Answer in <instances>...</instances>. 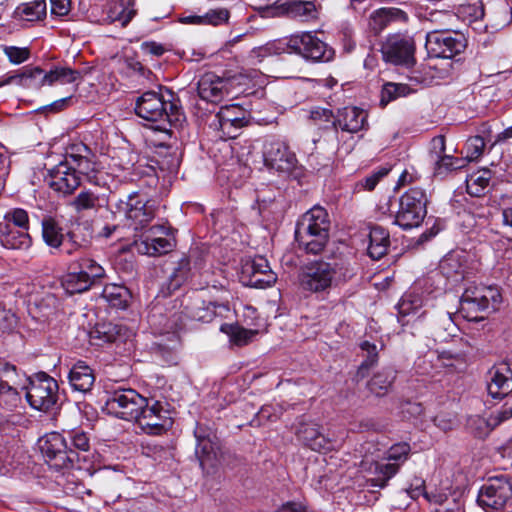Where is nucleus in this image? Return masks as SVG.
I'll use <instances>...</instances> for the list:
<instances>
[{"label": "nucleus", "mask_w": 512, "mask_h": 512, "mask_svg": "<svg viewBox=\"0 0 512 512\" xmlns=\"http://www.w3.org/2000/svg\"><path fill=\"white\" fill-rule=\"evenodd\" d=\"M410 92L411 89L407 84L388 82L383 85L380 103L385 106L399 97L409 95Z\"/></svg>", "instance_id": "3c124183"}, {"label": "nucleus", "mask_w": 512, "mask_h": 512, "mask_svg": "<svg viewBox=\"0 0 512 512\" xmlns=\"http://www.w3.org/2000/svg\"><path fill=\"white\" fill-rule=\"evenodd\" d=\"M285 6L286 12L300 21L308 22L318 17V10L312 1H290Z\"/></svg>", "instance_id": "37998d69"}, {"label": "nucleus", "mask_w": 512, "mask_h": 512, "mask_svg": "<svg viewBox=\"0 0 512 512\" xmlns=\"http://www.w3.org/2000/svg\"><path fill=\"white\" fill-rule=\"evenodd\" d=\"M26 390V398L30 406L39 411L51 410L59 399L57 381L45 372L29 377Z\"/></svg>", "instance_id": "9b49d317"}, {"label": "nucleus", "mask_w": 512, "mask_h": 512, "mask_svg": "<svg viewBox=\"0 0 512 512\" xmlns=\"http://www.w3.org/2000/svg\"><path fill=\"white\" fill-rule=\"evenodd\" d=\"M427 204L428 198L423 189H409L399 198L394 223L404 230L420 226L427 215Z\"/></svg>", "instance_id": "0eeeda50"}, {"label": "nucleus", "mask_w": 512, "mask_h": 512, "mask_svg": "<svg viewBox=\"0 0 512 512\" xmlns=\"http://www.w3.org/2000/svg\"><path fill=\"white\" fill-rule=\"evenodd\" d=\"M485 141L481 136H473L470 137L466 141V156L470 161L478 160L484 151Z\"/></svg>", "instance_id": "bf43d9fd"}, {"label": "nucleus", "mask_w": 512, "mask_h": 512, "mask_svg": "<svg viewBox=\"0 0 512 512\" xmlns=\"http://www.w3.org/2000/svg\"><path fill=\"white\" fill-rule=\"evenodd\" d=\"M501 301L502 296L496 285H470L461 296L459 313L468 321H484L485 317L478 313L496 311Z\"/></svg>", "instance_id": "20e7f679"}, {"label": "nucleus", "mask_w": 512, "mask_h": 512, "mask_svg": "<svg viewBox=\"0 0 512 512\" xmlns=\"http://www.w3.org/2000/svg\"><path fill=\"white\" fill-rule=\"evenodd\" d=\"M159 159L157 160V164L160 169L168 172H175L180 164V160L176 153L170 154L165 153L164 155L159 154Z\"/></svg>", "instance_id": "0e129e2a"}, {"label": "nucleus", "mask_w": 512, "mask_h": 512, "mask_svg": "<svg viewBox=\"0 0 512 512\" xmlns=\"http://www.w3.org/2000/svg\"><path fill=\"white\" fill-rule=\"evenodd\" d=\"M367 113L358 107H344L337 111L332 125L344 132L357 133L365 128Z\"/></svg>", "instance_id": "5701e85b"}, {"label": "nucleus", "mask_w": 512, "mask_h": 512, "mask_svg": "<svg viewBox=\"0 0 512 512\" xmlns=\"http://www.w3.org/2000/svg\"><path fill=\"white\" fill-rule=\"evenodd\" d=\"M229 334L234 344L243 346L248 344L251 339L257 334L256 330H248L239 326H230Z\"/></svg>", "instance_id": "052dcab7"}, {"label": "nucleus", "mask_w": 512, "mask_h": 512, "mask_svg": "<svg viewBox=\"0 0 512 512\" xmlns=\"http://www.w3.org/2000/svg\"><path fill=\"white\" fill-rule=\"evenodd\" d=\"M65 160L70 161L77 175L82 174L90 181L94 178V173L97 171L95 155L85 144L71 146L70 152L65 155Z\"/></svg>", "instance_id": "412c9836"}, {"label": "nucleus", "mask_w": 512, "mask_h": 512, "mask_svg": "<svg viewBox=\"0 0 512 512\" xmlns=\"http://www.w3.org/2000/svg\"><path fill=\"white\" fill-rule=\"evenodd\" d=\"M389 171L390 169L388 168H380L360 181L358 185L363 187L365 190L372 191L378 182L389 173Z\"/></svg>", "instance_id": "69168bd1"}, {"label": "nucleus", "mask_w": 512, "mask_h": 512, "mask_svg": "<svg viewBox=\"0 0 512 512\" xmlns=\"http://www.w3.org/2000/svg\"><path fill=\"white\" fill-rule=\"evenodd\" d=\"M247 80L248 76L242 73L231 74L225 71L222 76H218L213 72H207L198 81V95L207 102L219 103L224 97L232 94L236 86L245 85Z\"/></svg>", "instance_id": "39448f33"}, {"label": "nucleus", "mask_w": 512, "mask_h": 512, "mask_svg": "<svg viewBox=\"0 0 512 512\" xmlns=\"http://www.w3.org/2000/svg\"><path fill=\"white\" fill-rule=\"evenodd\" d=\"M407 14L399 8L383 7L372 12L369 25L374 31H381L390 24L406 22Z\"/></svg>", "instance_id": "c756f323"}, {"label": "nucleus", "mask_w": 512, "mask_h": 512, "mask_svg": "<svg viewBox=\"0 0 512 512\" xmlns=\"http://www.w3.org/2000/svg\"><path fill=\"white\" fill-rule=\"evenodd\" d=\"M247 123L245 111L237 105H230L221 107L212 125L222 133L221 137L232 139Z\"/></svg>", "instance_id": "6ab92c4d"}, {"label": "nucleus", "mask_w": 512, "mask_h": 512, "mask_svg": "<svg viewBox=\"0 0 512 512\" xmlns=\"http://www.w3.org/2000/svg\"><path fill=\"white\" fill-rule=\"evenodd\" d=\"M467 425L471 433L478 438H484L488 436L490 432L495 428L490 423V417L485 419L480 416H472L468 419Z\"/></svg>", "instance_id": "6e6d98bb"}, {"label": "nucleus", "mask_w": 512, "mask_h": 512, "mask_svg": "<svg viewBox=\"0 0 512 512\" xmlns=\"http://www.w3.org/2000/svg\"><path fill=\"white\" fill-rule=\"evenodd\" d=\"M74 269H77L88 280L95 284L99 279L105 276L104 268L93 258L84 256L73 263Z\"/></svg>", "instance_id": "49530a36"}, {"label": "nucleus", "mask_w": 512, "mask_h": 512, "mask_svg": "<svg viewBox=\"0 0 512 512\" xmlns=\"http://www.w3.org/2000/svg\"><path fill=\"white\" fill-rule=\"evenodd\" d=\"M99 197L88 190L81 191L71 202V206L77 211L95 209L98 205Z\"/></svg>", "instance_id": "5fc2aeb1"}, {"label": "nucleus", "mask_w": 512, "mask_h": 512, "mask_svg": "<svg viewBox=\"0 0 512 512\" xmlns=\"http://www.w3.org/2000/svg\"><path fill=\"white\" fill-rule=\"evenodd\" d=\"M3 49L9 60L14 64H20L26 61L30 56V51L28 48L4 46Z\"/></svg>", "instance_id": "e2e57ef3"}, {"label": "nucleus", "mask_w": 512, "mask_h": 512, "mask_svg": "<svg viewBox=\"0 0 512 512\" xmlns=\"http://www.w3.org/2000/svg\"><path fill=\"white\" fill-rule=\"evenodd\" d=\"M297 436L311 450L321 452L329 448V440L319 431L317 424H301L297 430Z\"/></svg>", "instance_id": "7c9ffc66"}, {"label": "nucleus", "mask_w": 512, "mask_h": 512, "mask_svg": "<svg viewBox=\"0 0 512 512\" xmlns=\"http://www.w3.org/2000/svg\"><path fill=\"white\" fill-rule=\"evenodd\" d=\"M228 311L227 304H218L216 302H205L204 300L195 299L186 307L188 316L196 321L210 322L216 315V309Z\"/></svg>", "instance_id": "473e14b6"}, {"label": "nucleus", "mask_w": 512, "mask_h": 512, "mask_svg": "<svg viewBox=\"0 0 512 512\" xmlns=\"http://www.w3.org/2000/svg\"><path fill=\"white\" fill-rule=\"evenodd\" d=\"M42 237L49 247L58 249L64 241L63 229L54 218L46 217L42 220Z\"/></svg>", "instance_id": "a18cd8bd"}, {"label": "nucleus", "mask_w": 512, "mask_h": 512, "mask_svg": "<svg viewBox=\"0 0 512 512\" xmlns=\"http://www.w3.org/2000/svg\"><path fill=\"white\" fill-rule=\"evenodd\" d=\"M400 469V463H377L375 466V477L368 480L370 486L384 488L388 481L394 477Z\"/></svg>", "instance_id": "09e8293b"}, {"label": "nucleus", "mask_w": 512, "mask_h": 512, "mask_svg": "<svg viewBox=\"0 0 512 512\" xmlns=\"http://www.w3.org/2000/svg\"><path fill=\"white\" fill-rule=\"evenodd\" d=\"M133 0H106L105 10L110 22L125 27L135 15Z\"/></svg>", "instance_id": "c85d7f7f"}, {"label": "nucleus", "mask_w": 512, "mask_h": 512, "mask_svg": "<svg viewBox=\"0 0 512 512\" xmlns=\"http://www.w3.org/2000/svg\"><path fill=\"white\" fill-rule=\"evenodd\" d=\"M484 16L483 3L480 0H472L461 5L457 10V17L468 24L480 21Z\"/></svg>", "instance_id": "8fccbe9b"}, {"label": "nucleus", "mask_w": 512, "mask_h": 512, "mask_svg": "<svg viewBox=\"0 0 512 512\" xmlns=\"http://www.w3.org/2000/svg\"><path fill=\"white\" fill-rule=\"evenodd\" d=\"M67 438L70 441V446L76 452H89L90 439L88 435L80 430L73 429L67 432Z\"/></svg>", "instance_id": "4d7b16f0"}, {"label": "nucleus", "mask_w": 512, "mask_h": 512, "mask_svg": "<svg viewBox=\"0 0 512 512\" xmlns=\"http://www.w3.org/2000/svg\"><path fill=\"white\" fill-rule=\"evenodd\" d=\"M488 393L493 398L502 399L512 391V368L508 360L502 361L490 370Z\"/></svg>", "instance_id": "aec40b11"}, {"label": "nucleus", "mask_w": 512, "mask_h": 512, "mask_svg": "<svg viewBox=\"0 0 512 512\" xmlns=\"http://www.w3.org/2000/svg\"><path fill=\"white\" fill-rule=\"evenodd\" d=\"M264 164L278 172H291L297 162L296 156L287 145L279 140L266 141L263 148Z\"/></svg>", "instance_id": "f3484780"}, {"label": "nucleus", "mask_w": 512, "mask_h": 512, "mask_svg": "<svg viewBox=\"0 0 512 512\" xmlns=\"http://www.w3.org/2000/svg\"><path fill=\"white\" fill-rule=\"evenodd\" d=\"M101 296L111 307L125 309L128 306L130 292L125 286L108 284L104 287Z\"/></svg>", "instance_id": "79ce46f5"}, {"label": "nucleus", "mask_w": 512, "mask_h": 512, "mask_svg": "<svg viewBox=\"0 0 512 512\" xmlns=\"http://www.w3.org/2000/svg\"><path fill=\"white\" fill-rule=\"evenodd\" d=\"M62 285L67 293L76 294L89 290L94 284L79 270L75 269L64 277Z\"/></svg>", "instance_id": "de8ad7c7"}, {"label": "nucleus", "mask_w": 512, "mask_h": 512, "mask_svg": "<svg viewBox=\"0 0 512 512\" xmlns=\"http://www.w3.org/2000/svg\"><path fill=\"white\" fill-rule=\"evenodd\" d=\"M196 439L195 456L203 470L216 467L220 451L215 430L203 423H197L194 429Z\"/></svg>", "instance_id": "ddd939ff"}, {"label": "nucleus", "mask_w": 512, "mask_h": 512, "mask_svg": "<svg viewBox=\"0 0 512 512\" xmlns=\"http://www.w3.org/2000/svg\"><path fill=\"white\" fill-rule=\"evenodd\" d=\"M73 169L69 160L61 161L48 170L45 182L55 192L64 196L71 195L81 184L79 175Z\"/></svg>", "instance_id": "dca6fc26"}, {"label": "nucleus", "mask_w": 512, "mask_h": 512, "mask_svg": "<svg viewBox=\"0 0 512 512\" xmlns=\"http://www.w3.org/2000/svg\"><path fill=\"white\" fill-rule=\"evenodd\" d=\"M168 232L169 229L164 225H154L149 228L143 240L148 255L156 256L166 254L173 249L174 240L163 236H167Z\"/></svg>", "instance_id": "b1692460"}, {"label": "nucleus", "mask_w": 512, "mask_h": 512, "mask_svg": "<svg viewBox=\"0 0 512 512\" xmlns=\"http://www.w3.org/2000/svg\"><path fill=\"white\" fill-rule=\"evenodd\" d=\"M68 380L73 390L87 393L90 392L94 382V370L83 361L75 363L69 371Z\"/></svg>", "instance_id": "a878e982"}, {"label": "nucleus", "mask_w": 512, "mask_h": 512, "mask_svg": "<svg viewBox=\"0 0 512 512\" xmlns=\"http://www.w3.org/2000/svg\"><path fill=\"white\" fill-rule=\"evenodd\" d=\"M489 182L490 176L488 171H484L481 174H472L466 179L467 192L472 196L479 197L484 194Z\"/></svg>", "instance_id": "603ef678"}, {"label": "nucleus", "mask_w": 512, "mask_h": 512, "mask_svg": "<svg viewBox=\"0 0 512 512\" xmlns=\"http://www.w3.org/2000/svg\"><path fill=\"white\" fill-rule=\"evenodd\" d=\"M105 405L109 413L126 421H137L141 409L147 405V398L132 388L117 387L107 390Z\"/></svg>", "instance_id": "1a4fd4ad"}, {"label": "nucleus", "mask_w": 512, "mask_h": 512, "mask_svg": "<svg viewBox=\"0 0 512 512\" xmlns=\"http://www.w3.org/2000/svg\"><path fill=\"white\" fill-rule=\"evenodd\" d=\"M139 427L147 434L161 435L173 425L169 408H160L158 414L146 420H138Z\"/></svg>", "instance_id": "72a5a7b5"}, {"label": "nucleus", "mask_w": 512, "mask_h": 512, "mask_svg": "<svg viewBox=\"0 0 512 512\" xmlns=\"http://www.w3.org/2000/svg\"><path fill=\"white\" fill-rule=\"evenodd\" d=\"M229 19V11L225 8L211 9L203 15H188L179 18L180 23L192 25L218 26Z\"/></svg>", "instance_id": "4c0bfd02"}, {"label": "nucleus", "mask_w": 512, "mask_h": 512, "mask_svg": "<svg viewBox=\"0 0 512 512\" xmlns=\"http://www.w3.org/2000/svg\"><path fill=\"white\" fill-rule=\"evenodd\" d=\"M240 277L244 285L260 289L270 287L277 280L276 273L270 268L267 259L262 256L245 259Z\"/></svg>", "instance_id": "2eb2a0df"}, {"label": "nucleus", "mask_w": 512, "mask_h": 512, "mask_svg": "<svg viewBox=\"0 0 512 512\" xmlns=\"http://www.w3.org/2000/svg\"><path fill=\"white\" fill-rule=\"evenodd\" d=\"M396 379V370L384 367L369 380L367 386L371 393L382 397L388 393Z\"/></svg>", "instance_id": "ea45409f"}, {"label": "nucleus", "mask_w": 512, "mask_h": 512, "mask_svg": "<svg viewBox=\"0 0 512 512\" xmlns=\"http://www.w3.org/2000/svg\"><path fill=\"white\" fill-rule=\"evenodd\" d=\"M467 268V255L464 251H451L439 263V270L446 278L462 279Z\"/></svg>", "instance_id": "bb28decb"}, {"label": "nucleus", "mask_w": 512, "mask_h": 512, "mask_svg": "<svg viewBox=\"0 0 512 512\" xmlns=\"http://www.w3.org/2000/svg\"><path fill=\"white\" fill-rule=\"evenodd\" d=\"M82 77L83 73L79 70H74L69 67H56L42 76L40 84L52 85L55 82H60L62 84L74 83L81 80Z\"/></svg>", "instance_id": "a19ab883"}, {"label": "nucleus", "mask_w": 512, "mask_h": 512, "mask_svg": "<svg viewBox=\"0 0 512 512\" xmlns=\"http://www.w3.org/2000/svg\"><path fill=\"white\" fill-rule=\"evenodd\" d=\"M275 52L296 53L313 61H329L333 56V50L312 34H292L285 38V42L279 41Z\"/></svg>", "instance_id": "9d476101"}, {"label": "nucleus", "mask_w": 512, "mask_h": 512, "mask_svg": "<svg viewBox=\"0 0 512 512\" xmlns=\"http://www.w3.org/2000/svg\"><path fill=\"white\" fill-rule=\"evenodd\" d=\"M0 242L7 249L26 250L31 246L29 233L19 228H10V224H0Z\"/></svg>", "instance_id": "cd10ccee"}, {"label": "nucleus", "mask_w": 512, "mask_h": 512, "mask_svg": "<svg viewBox=\"0 0 512 512\" xmlns=\"http://www.w3.org/2000/svg\"><path fill=\"white\" fill-rule=\"evenodd\" d=\"M15 17L25 22H37L47 15V4L45 0H34L22 3L15 9Z\"/></svg>", "instance_id": "58836bf2"}, {"label": "nucleus", "mask_w": 512, "mask_h": 512, "mask_svg": "<svg viewBox=\"0 0 512 512\" xmlns=\"http://www.w3.org/2000/svg\"><path fill=\"white\" fill-rule=\"evenodd\" d=\"M160 408H169V404L167 402L147 398V405H145V408L141 409V415L137 420H146L147 418L154 417L158 414ZM136 423H138V421H136Z\"/></svg>", "instance_id": "680f3d73"}, {"label": "nucleus", "mask_w": 512, "mask_h": 512, "mask_svg": "<svg viewBox=\"0 0 512 512\" xmlns=\"http://www.w3.org/2000/svg\"><path fill=\"white\" fill-rule=\"evenodd\" d=\"M192 255L182 256L174 265L168 277V290H178L192 277Z\"/></svg>", "instance_id": "c9c22d12"}, {"label": "nucleus", "mask_w": 512, "mask_h": 512, "mask_svg": "<svg viewBox=\"0 0 512 512\" xmlns=\"http://www.w3.org/2000/svg\"><path fill=\"white\" fill-rule=\"evenodd\" d=\"M275 512H316L306 503L301 501H287L283 503Z\"/></svg>", "instance_id": "774afa93"}, {"label": "nucleus", "mask_w": 512, "mask_h": 512, "mask_svg": "<svg viewBox=\"0 0 512 512\" xmlns=\"http://www.w3.org/2000/svg\"><path fill=\"white\" fill-rule=\"evenodd\" d=\"M118 210L132 221L136 230L146 227L156 215L155 202L138 192L128 195L126 200H120Z\"/></svg>", "instance_id": "4468645a"}, {"label": "nucleus", "mask_w": 512, "mask_h": 512, "mask_svg": "<svg viewBox=\"0 0 512 512\" xmlns=\"http://www.w3.org/2000/svg\"><path fill=\"white\" fill-rule=\"evenodd\" d=\"M51 17L62 19L69 15L71 9V0H50Z\"/></svg>", "instance_id": "338daca9"}, {"label": "nucleus", "mask_w": 512, "mask_h": 512, "mask_svg": "<svg viewBox=\"0 0 512 512\" xmlns=\"http://www.w3.org/2000/svg\"><path fill=\"white\" fill-rule=\"evenodd\" d=\"M410 451L411 447L409 443L400 442L389 448L386 459L393 461V463H400L401 466L408 459Z\"/></svg>", "instance_id": "13d9d810"}, {"label": "nucleus", "mask_w": 512, "mask_h": 512, "mask_svg": "<svg viewBox=\"0 0 512 512\" xmlns=\"http://www.w3.org/2000/svg\"><path fill=\"white\" fill-rule=\"evenodd\" d=\"M512 501V475L490 476L481 486L477 503L486 512L502 511Z\"/></svg>", "instance_id": "423d86ee"}, {"label": "nucleus", "mask_w": 512, "mask_h": 512, "mask_svg": "<svg viewBox=\"0 0 512 512\" xmlns=\"http://www.w3.org/2000/svg\"><path fill=\"white\" fill-rule=\"evenodd\" d=\"M60 307L58 297L50 292L33 297L28 303V313L38 322H45L56 314Z\"/></svg>", "instance_id": "393cba45"}, {"label": "nucleus", "mask_w": 512, "mask_h": 512, "mask_svg": "<svg viewBox=\"0 0 512 512\" xmlns=\"http://www.w3.org/2000/svg\"><path fill=\"white\" fill-rule=\"evenodd\" d=\"M0 224H10V228H19L20 230H29V216L26 210L14 208L8 211Z\"/></svg>", "instance_id": "864d4df0"}, {"label": "nucleus", "mask_w": 512, "mask_h": 512, "mask_svg": "<svg viewBox=\"0 0 512 512\" xmlns=\"http://www.w3.org/2000/svg\"><path fill=\"white\" fill-rule=\"evenodd\" d=\"M446 34H426V47L436 57L452 58L463 51L465 43L463 40L445 36Z\"/></svg>", "instance_id": "4be33fe9"}, {"label": "nucleus", "mask_w": 512, "mask_h": 512, "mask_svg": "<svg viewBox=\"0 0 512 512\" xmlns=\"http://www.w3.org/2000/svg\"><path fill=\"white\" fill-rule=\"evenodd\" d=\"M390 246V236L388 231L381 226H373L369 233L368 255L379 260L387 254Z\"/></svg>", "instance_id": "f704fd0d"}, {"label": "nucleus", "mask_w": 512, "mask_h": 512, "mask_svg": "<svg viewBox=\"0 0 512 512\" xmlns=\"http://www.w3.org/2000/svg\"><path fill=\"white\" fill-rule=\"evenodd\" d=\"M330 219L327 211L314 206L297 221L295 239L307 253H321L329 241Z\"/></svg>", "instance_id": "7ed1b4c3"}, {"label": "nucleus", "mask_w": 512, "mask_h": 512, "mask_svg": "<svg viewBox=\"0 0 512 512\" xmlns=\"http://www.w3.org/2000/svg\"><path fill=\"white\" fill-rule=\"evenodd\" d=\"M122 327L112 322H99L89 332L92 345L103 346L113 343L121 336Z\"/></svg>", "instance_id": "2f4dec72"}, {"label": "nucleus", "mask_w": 512, "mask_h": 512, "mask_svg": "<svg viewBox=\"0 0 512 512\" xmlns=\"http://www.w3.org/2000/svg\"><path fill=\"white\" fill-rule=\"evenodd\" d=\"M135 113L146 121L171 126L185 119L179 98L169 89L144 92L136 101Z\"/></svg>", "instance_id": "f257e3e1"}, {"label": "nucleus", "mask_w": 512, "mask_h": 512, "mask_svg": "<svg viewBox=\"0 0 512 512\" xmlns=\"http://www.w3.org/2000/svg\"><path fill=\"white\" fill-rule=\"evenodd\" d=\"M414 42L411 38H402L399 34L389 35L381 45L383 59L395 65H410L414 62Z\"/></svg>", "instance_id": "a211bd4d"}, {"label": "nucleus", "mask_w": 512, "mask_h": 512, "mask_svg": "<svg viewBox=\"0 0 512 512\" xmlns=\"http://www.w3.org/2000/svg\"><path fill=\"white\" fill-rule=\"evenodd\" d=\"M43 75V70L39 67H24L20 73L9 75L1 80L0 87L11 83H17L26 88H40L44 85L40 84V79Z\"/></svg>", "instance_id": "e433bc0d"}, {"label": "nucleus", "mask_w": 512, "mask_h": 512, "mask_svg": "<svg viewBox=\"0 0 512 512\" xmlns=\"http://www.w3.org/2000/svg\"><path fill=\"white\" fill-rule=\"evenodd\" d=\"M40 449L47 463L56 470L72 468L79 461L78 452L69 447L67 438L58 432L46 434L40 441Z\"/></svg>", "instance_id": "f8f14e48"}, {"label": "nucleus", "mask_w": 512, "mask_h": 512, "mask_svg": "<svg viewBox=\"0 0 512 512\" xmlns=\"http://www.w3.org/2000/svg\"><path fill=\"white\" fill-rule=\"evenodd\" d=\"M356 272L347 261L334 259L333 262L315 261L301 274L299 281L303 290L311 293L327 291L332 284L347 282Z\"/></svg>", "instance_id": "f03ea898"}, {"label": "nucleus", "mask_w": 512, "mask_h": 512, "mask_svg": "<svg viewBox=\"0 0 512 512\" xmlns=\"http://www.w3.org/2000/svg\"><path fill=\"white\" fill-rule=\"evenodd\" d=\"M360 349L363 352L364 360L356 371V381L364 379L368 375L369 370L378 362V349L376 344L365 340L360 343Z\"/></svg>", "instance_id": "c03bdc74"}, {"label": "nucleus", "mask_w": 512, "mask_h": 512, "mask_svg": "<svg viewBox=\"0 0 512 512\" xmlns=\"http://www.w3.org/2000/svg\"><path fill=\"white\" fill-rule=\"evenodd\" d=\"M105 405L109 413L126 421H137L141 409L147 405V398L132 388L117 387L107 390Z\"/></svg>", "instance_id": "6e6552de"}]
</instances>
